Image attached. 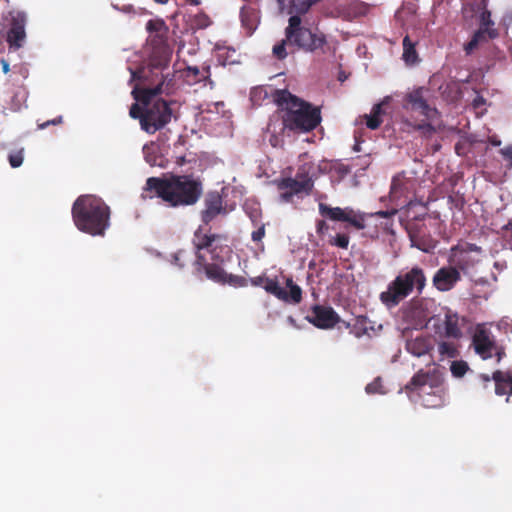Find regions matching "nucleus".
I'll list each match as a JSON object with an SVG mask.
<instances>
[{
  "mask_svg": "<svg viewBox=\"0 0 512 512\" xmlns=\"http://www.w3.org/2000/svg\"><path fill=\"white\" fill-rule=\"evenodd\" d=\"M473 346L477 354L483 359H489L493 355L497 356L499 362L504 355L503 351H499L496 343L490 338L489 333L485 330H479L473 336Z\"/></svg>",
  "mask_w": 512,
  "mask_h": 512,
  "instance_id": "obj_16",
  "label": "nucleus"
},
{
  "mask_svg": "<svg viewBox=\"0 0 512 512\" xmlns=\"http://www.w3.org/2000/svg\"><path fill=\"white\" fill-rule=\"evenodd\" d=\"M488 37L482 34V31H476L469 42L464 45V51L467 55H470L481 42L487 40Z\"/></svg>",
  "mask_w": 512,
  "mask_h": 512,
  "instance_id": "obj_32",
  "label": "nucleus"
},
{
  "mask_svg": "<svg viewBox=\"0 0 512 512\" xmlns=\"http://www.w3.org/2000/svg\"><path fill=\"white\" fill-rule=\"evenodd\" d=\"M25 38L26 33L24 20L22 18H13L6 36L9 48L14 50L21 48Z\"/></svg>",
  "mask_w": 512,
  "mask_h": 512,
  "instance_id": "obj_18",
  "label": "nucleus"
},
{
  "mask_svg": "<svg viewBox=\"0 0 512 512\" xmlns=\"http://www.w3.org/2000/svg\"><path fill=\"white\" fill-rule=\"evenodd\" d=\"M196 24L199 28H206L211 24V20L207 15H199L196 17Z\"/></svg>",
  "mask_w": 512,
  "mask_h": 512,
  "instance_id": "obj_41",
  "label": "nucleus"
},
{
  "mask_svg": "<svg viewBox=\"0 0 512 512\" xmlns=\"http://www.w3.org/2000/svg\"><path fill=\"white\" fill-rule=\"evenodd\" d=\"M461 280V274L456 267L445 266L438 269L433 276L434 287L441 292L451 290Z\"/></svg>",
  "mask_w": 512,
  "mask_h": 512,
  "instance_id": "obj_17",
  "label": "nucleus"
},
{
  "mask_svg": "<svg viewBox=\"0 0 512 512\" xmlns=\"http://www.w3.org/2000/svg\"><path fill=\"white\" fill-rule=\"evenodd\" d=\"M477 31H482V34L488 39H496L499 32L494 28V21L491 18V11L484 9L480 14V28Z\"/></svg>",
  "mask_w": 512,
  "mask_h": 512,
  "instance_id": "obj_24",
  "label": "nucleus"
},
{
  "mask_svg": "<svg viewBox=\"0 0 512 512\" xmlns=\"http://www.w3.org/2000/svg\"><path fill=\"white\" fill-rule=\"evenodd\" d=\"M169 74L156 77H150L149 80H140L142 87L134 88L135 98L145 105V116L142 119V130L148 134H154L164 128L172 117L170 103L163 99H153L162 94L169 93L170 78L166 83Z\"/></svg>",
  "mask_w": 512,
  "mask_h": 512,
  "instance_id": "obj_2",
  "label": "nucleus"
},
{
  "mask_svg": "<svg viewBox=\"0 0 512 512\" xmlns=\"http://www.w3.org/2000/svg\"><path fill=\"white\" fill-rule=\"evenodd\" d=\"M316 228H317V233L320 234L328 229V225L324 220H320L317 222Z\"/></svg>",
  "mask_w": 512,
  "mask_h": 512,
  "instance_id": "obj_46",
  "label": "nucleus"
},
{
  "mask_svg": "<svg viewBox=\"0 0 512 512\" xmlns=\"http://www.w3.org/2000/svg\"><path fill=\"white\" fill-rule=\"evenodd\" d=\"M71 212L75 226L89 235L104 236L110 226V208L95 195L79 196Z\"/></svg>",
  "mask_w": 512,
  "mask_h": 512,
  "instance_id": "obj_6",
  "label": "nucleus"
},
{
  "mask_svg": "<svg viewBox=\"0 0 512 512\" xmlns=\"http://www.w3.org/2000/svg\"><path fill=\"white\" fill-rule=\"evenodd\" d=\"M228 210L218 191H210L204 199V209L201 211V220L208 225L219 215H227Z\"/></svg>",
  "mask_w": 512,
  "mask_h": 512,
  "instance_id": "obj_15",
  "label": "nucleus"
},
{
  "mask_svg": "<svg viewBox=\"0 0 512 512\" xmlns=\"http://www.w3.org/2000/svg\"><path fill=\"white\" fill-rule=\"evenodd\" d=\"M240 18L243 27H245L249 34H251L259 23V15L255 8L251 6H244L240 11Z\"/></svg>",
  "mask_w": 512,
  "mask_h": 512,
  "instance_id": "obj_22",
  "label": "nucleus"
},
{
  "mask_svg": "<svg viewBox=\"0 0 512 512\" xmlns=\"http://www.w3.org/2000/svg\"><path fill=\"white\" fill-rule=\"evenodd\" d=\"M148 32L147 43L151 52L146 64L139 69L131 70L132 80H149L150 77H156V80L164 75V70L168 69L173 48L168 42L169 27L161 18L150 19L146 23Z\"/></svg>",
  "mask_w": 512,
  "mask_h": 512,
  "instance_id": "obj_3",
  "label": "nucleus"
},
{
  "mask_svg": "<svg viewBox=\"0 0 512 512\" xmlns=\"http://www.w3.org/2000/svg\"><path fill=\"white\" fill-rule=\"evenodd\" d=\"M289 45V41L287 40V36L285 35V38L281 40L278 44L274 45L273 47V55L279 59L283 60L287 57L288 53L286 51V46Z\"/></svg>",
  "mask_w": 512,
  "mask_h": 512,
  "instance_id": "obj_34",
  "label": "nucleus"
},
{
  "mask_svg": "<svg viewBox=\"0 0 512 512\" xmlns=\"http://www.w3.org/2000/svg\"><path fill=\"white\" fill-rule=\"evenodd\" d=\"M368 318L366 316H358L355 318V322L353 325L350 323H345L347 328H350V332L357 338L362 337L363 335L368 333L369 329L372 327L368 326Z\"/></svg>",
  "mask_w": 512,
  "mask_h": 512,
  "instance_id": "obj_26",
  "label": "nucleus"
},
{
  "mask_svg": "<svg viewBox=\"0 0 512 512\" xmlns=\"http://www.w3.org/2000/svg\"><path fill=\"white\" fill-rule=\"evenodd\" d=\"M306 320L319 329H331L340 322L339 315L330 306L314 305Z\"/></svg>",
  "mask_w": 512,
  "mask_h": 512,
  "instance_id": "obj_14",
  "label": "nucleus"
},
{
  "mask_svg": "<svg viewBox=\"0 0 512 512\" xmlns=\"http://www.w3.org/2000/svg\"><path fill=\"white\" fill-rule=\"evenodd\" d=\"M235 54L233 48L217 46V60L223 66L235 63Z\"/></svg>",
  "mask_w": 512,
  "mask_h": 512,
  "instance_id": "obj_29",
  "label": "nucleus"
},
{
  "mask_svg": "<svg viewBox=\"0 0 512 512\" xmlns=\"http://www.w3.org/2000/svg\"><path fill=\"white\" fill-rule=\"evenodd\" d=\"M289 46L304 53L321 55L329 50L327 35L316 25L304 23L299 16H290L285 28Z\"/></svg>",
  "mask_w": 512,
  "mask_h": 512,
  "instance_id": "obj_8",
  "label": "nucleus"
},
{
  "mask_svg": "<svg viewBox=\"0 0 512 512\" xmlns=\"http://www.w3.org/2000/svg\"><path fill=\"white\" fill-rule=\"evenodd\" d=\"M145 189L147 191H154L157 197L172 207L191 206L196 204L201 198L203 183L192 174H171L166 178H148Z\"/></svg>",
  "mask_w": 512,
  "mask_h": 512,
  "instance_id": "obj_4",
  "label": "nucleus"
},
{
  "mask_svg": "<svg viewBox=\"0 0 512 512\" xmlns=\"http://www.w3.org/2000/svg\"><path fill=\"white\" fill-rule=\"evenodd\" d=\"M266 278L267 277L265 275H260V276H257V277H253V278L250 279V283L253 286H264Z\"/></svg>",
  "mask_w": 512,
  "mask_h": 512,
  "instance_id": "obj_44",
  "label": "nucleus"
},
{
  "mask_svg": "<svg viewBox=\"0 0 512 512\" xmlns=\"http://www.w3.org/2000/svg\"><path fill=\"white\" fill-rule=\"evenodd\" d=\"M154 1L159 4H166L169 0H154Z\"/></svg>",
  "mask_w": 512,
  "mask_h": 512,
  "instance_id": "obj_55",
  "label": "nucleus"
},
{
  "mask_svg": "<svg viewBox=\"0 0 512 512\" xmlns=\"http://www.w3.org/2000/svg\"><path fill=\"white\" fill-rule=\"evenodd\" d=\"M396 187H397V183L395 180L392 181V185H391V194H395L396 193Z\"/></svg>",
  "mask_w": 512,
  "mask_h": 512,
  "instance_id": "obj_51",
  "label": "nucleus"
},
{
  "mask_svg": "<svg viewBox=\"0 0 512 512\" xmlns=\"http://www.w3.org/2000/svg\"><path fill=\"white\" fill-rule=\"evenodd\" d=\"M2 69H3L4 73H8L9 72L10 68H9L8 62H6L4 60L2 61Z\"/></svg>",
  "mask_w": 512,
  "mask_h": 512,
  "instance_id": "obj_49",
  "label": "nucleus"
},
{
  "mask_svg": "<svg viewBox=\"0 0 512 512\" xmlns=\"http://www.w3.org/2000/svg\"><path fill=\"white\" fill-rule=\"evenodd\" d=\"M489 143L492 145V146H495V147H498L501 145V140L498 138V136H491L489 137L488 139Z\"/></svg>",
  "mask_w": 512,
  "mask_h": 512,
  "instance_id": "obj_47",
  "label": "nucleus"
},
{
  "mask_svg": "<svg viewBox=\"0 0 512 512\" xmlns=\"http://www.w3.org/2000/svg\"><path fill=\"white\" fill-rule=\"evenodd\" d=\"M23 159H24L23 149L14 151V152L10 153L8 156L9 164L11 165L12 168L20 167L23 163Z\"/></svg>",
  "mask_w": 512,
  "mask_h": 512,
  "instance_id": "obj_35",
  "label": "nucleus"
},
{
  "mask_svg": "<svg viewBox=\"0 0 512 512\" xmlns=\"http://www.w3.org/2000/svg\"><path fill=\"white\" fill-rule=\"evenodd\" d=\"M274 102L284 113L281 131L310 132L321 123V110L311 103L293 95L287 89H277L273 93Z\"/></svg>",
  "mask_w": 512,
  "mask_h": 512,
  "instance_id": "obj_5",
  "label": "nucleus"
},
{
  "mask_svg": "<svg viewBox=\"0 0 512 512\" xmlns=\"http://www.w3.org/2000/svg\"><path fill=\"white\" fill-rule=\"evenodd\" d=\"M270 142L273 146H276L277 137L275 135H272V137L270 138Z\"/></svg>",
  "mask_w": 512,
  "mask_h": 512,
  "instance_id": "obj_53",
  "label": "nucleus"
},
{
  "mask_svg": "<svg viewBox=\"0 0 512 512\" xmlns=\"http://www.w3.org/2000/svg\"><path fill=\"white\" fill-rule=\"evenodd\" d=\"M313 6V4L309 0H292L291 1V12H294V16H299L302 18V15H305Z\"/></svg>",
  "mask_w": 512,
  "mask_h": 512,
  "instance_id": "obj_30",
  "label": "nucleus"
},
{
  "mask_svg": "<svg viewBox=\"0 0 512 512\" xmlns=\"http://www.w3.org/2000/svg\"><path fill=\"white\" fill-rule=\"evenodd\" d=\"M430 379V373L424 372L422 369L419 370L417 373L414 374V376L411 378V380L406 384L405 390L407 391H415L426 384L429 383Z\"/></svg>",
  "mask_w": 512,
  "mask_h": 512,
  "instance_id": "obj_27",
  "label": "nucleus"
},
{
  "mask_svg": "<svg viewBox=\"0 0 512 512\" xmlns=\"http://www.w3.org/2000/svg\"><path fill=\"white\" fill-rule=\"evenodd\" d=\"M426 274L419 266L401 271L379 294L380 302L387 308L393 309L409 297L413 292L417 295L423 293L426 287Z\"/></svg>",
  "mask_w": 512,
  "mask_h": 512,
  "instance_id": "obj_7",
  "label": "nucleus"
},
{
  "mask_svg": "<svg viewBox=\"0 0 512 512\" xmlns=\"http://www.w3.org/2000/svg\"><path fill=\"white\" fill-rule=\"evenodd\" d=\"M425 89L423 87H418L413 91L407 93L404 98L405 109H411L412 111H417L421 115L425 117V119L420 122H412L406 119L403 124L407 127V129H412L414 131H419L425 137H431L435 132V128L430 123L431 120L435 118L438 114L437 109L430 107L424 97Z\"/></svg>",
  "mask_w": 512,
  "mask_h": 512,
  "instance_id": "obj_9",
  "label": "nucleus"
},
{
  "mask_svg": "<svg viewBox=\"0 0 512 512\" xmlns=\"http://www.w3.org/2000/svg\"><path fill=\"white\" fill-rule=\"evenodd\" d=\"M459 316L456 313L448 311L445 314L444 320V336L452 339H459L462 337V330L459 324Z\"/></svg>",
  "mask_w": 512,
  "mask_h": 512,
  "instance_id": "obj_21",
  "label": "nucleus"
},
{
  "mask_svg": "<svg viewBox=\"0 0 512 512\" xmlns=\"http://www.w3.org/2000/svg\"><path fill=\"white\" fill-rule=\"evenodd\" d=\"M62 123V116H58L52 120H48L44 123H41V124H38V127L39 129H45L47 128L49 125H57V124H60Z\"/></svg>",
  "mask_w": 512,
  "mask_h": 512,
  "instance_id": "obj_42",
  "label": "nucleus"
},
{
  "mask_svg": "<svg viewBox=\"0 0 512 512\" xmlns=\"http://www.w3.org/2000/svg\"><path fill=\"white\" fill-rule=\"evenodd\" d=\"M129 115L133 119H139L140 126L142 127V119L145 116V106L142 108L139 104L133 103L129 110Z\"/></svg>",
  "mask_w": 512,
  "mask_h": 512,
  "instance_id": "obj_36",
  "label": "nucleus"
},
{
  "mask_svg": "<svg viewBox=\"0 0 512 512\" xmlns=\"http://www.w3.org/2000/svg\"><path fill=\"white\" fill-rule=\"evenodd\" d=\"M438 351L441 356L455 358L458 356L457 346L453 342L441 341L438 343Z\"/></svg>",
  "mask_w": 512,
  "mask_h": 512,
  "instance_id": "obj_31",
  "label": "nucleus"
},
{
  "mask_svg": "<svg viewBox=\"0 0 512 512\" xmlns=\"http://www.w3.org/2000/svg\"><path fill=\"white\" fill-rule=\"evenodd\" d=\"M396 213H397V210L392 209V210H386V211L381 210V211L376 212L374 215L377 217H380V218H390V217L394 216Z\"/></svg>",
  "mask_w": 512,
  "mask_h": 512,
  "instance_id": "obj_45",
  "label": "nucleus"
},
{
  "mask_svg": "<svg viewBox=\"0 0 512 512\" xmlns=\"http://www.w3.org/2000/svg\"><path fill=\"white\" fill-rule=\"evenodd\" d=\"M483 102H484V99L482 97H477L474 99V106L479 107L480 104H482Z\"/></svg>",
  "mask_w": 512,
  "mask_h": 512,
  "instance_id": "obj_50",
  "label": "nucleus"
},
{
  "mask_svg": "<svg viewBox=\"0 0 512 512\" xmlns=\"http://www.w3.org/2000/svg\"><path fill=\"white\" fill-rule=\"evenodd\" d=\"M495 393L497 395H512V375L510 372L497 370L493 373Z\"/></svg>",
  "mask_w": 512,
  "mask_h": 512,
  "instance_id": "obj_20",
  "label": "nucleus"
},
{
  "mask_svg": "<svg viewBox=\"0 0 512 512\" xmlns=\"http://www.w3.org/2000/svg\"><path fill=\"white\" fill-rule=\"evenodd\" d=\"M319 212L330 220L347 222L357 230H362L366 227L364 216L356 213L351 208L330 207L327 204L320 203Z\"/></svg>",
  "mask_w": 512,
  "mask_h": 512,
  "instance_id": "obj_11",
  "label": "nucleus"
},
{
  "mask_svg": "<svg viewBox=\"0 0 512 512\" xmlns=\"http://www.w3.org/2000/svg\"><path fill=\"white\" fill-rule=\"evenodd\" d=\"M185 77L188 82L198 83L206 80H210L211 71L210 66H188L184 71Z\"/></svg>",
  "mask_w": 512,
  "mask_h": 512,
  "instance_id": "obj_23",
  "label": "nucleus"
},
{
  "mask_svg": "<svg viewBox=\"0 0 512 512\" xmlns=\"http://www.w3.org/2000/svg\"><path fill=\"white\" fill-rule=\"evenodd\" d=\"M286 286L289 288V292L280 287L276 279L267 277L263 288L267 293L272 294L281 301L292 302L294 304L300 303L302 300V289L300 286L295 284L292 278L286 279Z\"/></svg>",
  "mask_w": 512,
  "mask_h": 512,
  "instance_id": "obj_13",
  "label": "nucleus"
},
{
  "mask_svg": "<svg viewBox=\"0 0 512 512\" xmlns=\"http://www.w3.org/2000/svg\"><path fill=\"white\" fill-rule=\"evenodd\" d=\"M226 237L220 234H211L199 227L193 236L195 249L194 267L197 273H204L206 277L218 284H228L233 287L247 286V279L243 276L228 274L218 262H223L221 254L231 251L228 245H223Z\"/></svg>",
  "mask_w": 512,
  "mask_h": 512,
  "instance_id": "obj_1",
  "label": "nucleus"
},
{
  "mask_svg": "<svg viewBox=\"0 0 512 512\" xmlns=\"http://www.w3.org/2000/svg\"><path fill=\"white\" fill-rule=\"evenodd\" d=\"M469 367L465 361H453L450 366V371L454 377L460 378L465 375Z\"/></svg>",
  "mask_w": 512,
  "mask_h": 512,
  "instance_id": "obj_33",
  "label": "nucleus"
},
{
  "mask_svg": "<svg viewBox=\"0 0 512 512\" xmlns=\"http://www.w3.org/2000/svg\"><path fill=\"white\" fill-rule=\"evenodd\" d=\"M365 390L368 394L383 393L381 378L378 377V378L374 379L371 383H369L366 386Z\"/></svg>",
  "mask_w": 512,
  "mask_h": 512,
  "instance_id": "obj_38",
  "label": "nucleus"
},
{
  "mask_svg": "<svg viewBox=\"0 0 512 512\" xmlns=\"http://www.w3.org/2000/svg\"><path fill=\"white\" fill-rule=\"evenodd\" d=\"M382 113H383L382 104L381 103L375 104L371 110V114L365 115L366 126L371 130H375V129L379 128L380 125L382 124V119H381Z\"/></svg>",
  "mask_w": 512,
  "mask_h": 512,
  "instance_id": "obj_28",
  "label": "nucleus"
},
{
  "mask_svg": "<svg viewBox=\"0 0 512 512\" xmlns=\"http://www.w3.org/2000/svg\"><path fill=\"white\" fill-rule=\"evenodd\" d=\"M330 244L342 249H347L349 245V236L346 234H337L330 240Z\"/></svg>",
  "mask_w": 512,
  "mask_h": 512,
  "instance_id": "obj_37",
  "label": "nucleus"
},
{
  "mask_svg": "<svg viewBox=\"0 0 512 512\" xmlns=\"http://www.w3.org/2000/svg\"><path fill=\"white\" fill-rule=\"evenodd\" d=\"M431 349V340L427 336H417L416 338L407 340L406 342V350L417 357L427 354Z\"/></svg>",
  "mask_w": 512,
  "mask_h": 512,
  "instance_id": "obj_19",
  "label": "nucleus"
},
{
  "mask_svg": "<svg viewBox=\"0 0 512 512\" xmlns=\"http://www.w3.org/2000/svg\"><path fill=\"white\" fill-rule=\"evenodd\" d=\"M499 153L504 158V160L508 162V166L512 167V145H507L506 147L500 149Z\"/></svg>",
  "mask_w": 512,
  "mask_h": 512,
  "instance_id": "obj_40",
  "label": "nucleus"
},
{
  "mask_svg": "<svg viewBox=\"0 0 512 512\" xmlns=\"http://www.w3.org/2000/svg\"><path fill=\"white\" fill-rule=\"evenodd\" d=\"M176 163L178 165H183L185 163V157H183V156L178 157Z\"/></svg>",
  "mask_w": 512,
  "mask_h": 512,
  "instance_id": "obj_52",
  "label": "nucleus"
},
{
  "mask_svg": "<svg viewBox=\"0 0 512 512\" xmlns=\"http://www.w3.org/2000/svg\"><path fill=\"white\" fill-rule=\"evenodd\" d=\"M407 232L411 246L425 253L433 252L438 244V241L432 237L430 230L424 223H410L407 226Z\"/></svg>",
  "mask_w": 512,
  "mask_h": 512,
  "instance_id": "obj_12",
  "label": "nucleus"
},
{
  "mask_svg": "<svg viewBox=\"0 0 512 512\" xmlns=\"http://www.w3.org/2000/svg\"><path fill=\"white\" fill-rule=\"evenodd\" d=\"M184 256H185V251H178L175 255H174V263L179 266L180 268L184 267L185 266V263H184Z\"/></svg>",
  "mask_w": 512,
  "mask_h": 512,
  "instance_id": "obj_43",
  "label": "nucleus"
},
{
  "mask_svg": "<svg viewBox=\"0 0 512 512\" xmlns=\"http://www.w3.org/2000/svg\"><path fill=\"white\" fill-rule=\"evenodd\" d=\"M265 234H266V231H265V224H261L257 230L253 231L252 234H251V239L256 242V243H259L262 241V239L265 237Z\"/></svg>",
  "mask_w": 512,
  "mask_h": 512,
  "instance_id": "obj_39",
  "label": "nucleus"
},
{
  "mask_svg": "<svg viewBox=\"0 0 512 512\" xmlns=\"http://www.w3.org/2000/svg\"><path fill=\"white\" fill-rule=\"evenodd\" d=\"M481 378H482L485 382H489V381H490V377H489L488 375L482 374V375H481Z\"/></svg>",
  "mask_w": 512,
  "mask_h": 512,
  "instance_id": "obj_54",
  "label": "nucleus"
},
{
  "mask_svg": "<svg viewBox=\"0 0 512 512\" xmlns=\"http://www.w3.org/2000/svg\"><path fill=\"white\" fill-rule=\"evenodd\" d=\"M273 123H269L268 125V131H272Z\"/></svg>",
  "mask_w": 512,
  "mask_h": 512,
  "instance_id": "obj_56",
  "label": "nucleus"
},
{
  "mask_svg": "<svg viewBox=\"0 0 512 512\" xmlns=\"http://www.w3.org/2000/svg\"><path fill=\"white\" fill-rule=\"evenodd\" d=\"M502 230L504 231H509L512 229V219H510L507 224H505L504 226H502L501 228Z\"/></svg>",
  "mask_w": 512,
  "mask_h": 512,
  "instance_id": "obj_48",
  "label": "nucleus"
},
{
  "mask_svg": "<svg viewBox=\"0 0 512 512\" xmlns=\"http://www.w3.org/2000/svg\"><path fill=\"white\" fill-rule=\"evenodd\" d=\"M311 167L307 164L300 166L294 177H282L274 180L282 203H290L294 196L310 195L314 180L310 175Z\"/></svg>",
  "mask_w": 512,
  "mask_h": 512,
  "instance_id": "obj_10",
  "label": "nucleus"
},
{
  "mask_svg": "<svg viewBox=\"0 0 512 512\" xmlns=\"http://www.w3.org/2000/svg\"><path fill=\"white\" fill-rule=\"evenodd\" d=\"M416 41H412L409 35L403 38V54L402 59L407 65H414L419 61L418 53L416 51Z\"/></svg>",
  "mask_w": 512,
  "mask_h": 512,
  "instance_id": "obj_25",
  "label": "nucleus"
}]
</instances>
